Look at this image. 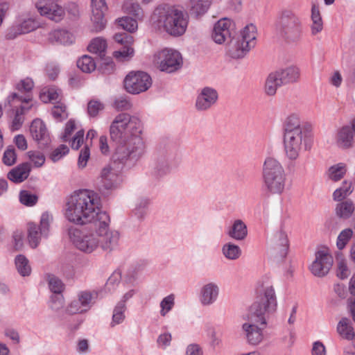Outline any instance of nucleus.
<instances>
[{
	"label": "nucleus",
	"mask_w": 355,
	"mask_h": 355,
	"mask_svg": "<svg viewBox=\"0 0 355 355\" xmlns=\"http://www.w3.org/2000/svg\"><path fill=\"white\" fill-rule=\"evenodd\" d=\"M37 22L32 19H26L13 27L17 34H26L34 31L37 27Z\"/></svg>",
	"instance_id": "obj_44"
},
{
	"label": "nucleus",
	"mask_w": 355,
	"mask_h": 355,
	"mask_svg": "<svg viewBox=\"0 0 355 355\" xmlns=\"http://www.w3.org/2000/svg\"><path fill=\"white\" fill-rule=\"evenodd\" d=\"M77 67L85 73H92L96 68L94 60L89 55H83L77 61Z\"/></svg>",
	"instance_id": "obj_43"
},
{
	"label": "nucleus",
	"mask_w": 355,
	"mask_h": 355,
	"mask_svg": "<svg viewBox=\"0 0 355 355\" xmlns=\"http://www.w3.org/2000/svg\"><path fill=\"white\" fill-rule=\"evenodd\" d=\"M120 279L121 273L119 272L116 271L113 272L105 284V289L109 292L114 291L115 286L119 284Z\"/></svg>",
	"instance_id": "obj_62"
},
{
	"label": "nucleus",
	"mask_w": 355,
	"mask_h": 355,
	"mask_svg": "<svg viewBox=\"0 0 355 355\" xmlns=\"http://www.w3.org/2000/svg\"><path fill=\"white\" fill-rule=\"evenodd\" d=\"M284 133H293L297 131H305L301 126L300 115L297 113L288 114L284 121Z\"/></svg>",
	"instance_id": "obj_33"
},
{
	"label": "nucleus",
	"mask_w": 355,
	"mask_h": 355,
	"mask_svg": "<svg viewBox=\"0 0 355 355\" xmlns=\"http://www.w3.org/2000/svg\"><path fill=\"white\" fill-rule=\"evenodd\" d=\"M311 355H327V348L324 344L320 340L313 342L311 347Z\"/></svg>",
	"instance_id": "obj_63"
},
{
	"label": "nucleus",
	"mask_w": 355,
	"mask_h": 355,
	"mask_svg": "<svg viewBox=\"0 0 355 355\" xmlns=\"http://www.w3.org/2000/svg\"><path fill=\"white\" fill-rule=\"evenodd\" d=\"M261 177L265 189L272 195H282L288 186V174L279 159L267 156L263 162Z\"/></svg>",
	"instance_id": "obj_4"
},
{
	"label": "nucleus",
	"mask_w": 355,
	"mask_h": 355,
	"mask_svg": "<svg viewBox=\"0 0 355 355\" xmlns=\"http://www.w3.org/2000/svg\"><path fill=\"white\" fill-rule=\"evenodd\" d=\"M235 30L234 21L230 18L224 17L214 24L211 37L215 43L222 44L227 40L232 39Z\"/></svg>",
	"instance_id": "obj_18"
},
{
	"label": "nucleus",
	"mask_w": 355,
	"mask_h": 355,
	"mask_svg": "<svg viewBox=\"0 0 355 355\" xmlns=\"http://www.w3.org/2000/svg\"><path fill=\"white\" fill-rule=\"evenodd\" d=\"M64 299L61 294H53L50 299L49 304L52 309L58 311L64 304Z\"/></svg>",
	"instance_id": "obj_61"
},
{
	"label": "nucleus",
	"mask_w": 355,
	"mask_h": 355,
	"mask_svg": "<svg viewBox=\"0 0 355 355\" xmlns=\"http://www.w3.org/2000/svg\"><path fill=\"white\" fill-rule=\"evenodd\" d=\"M105 108L104 104L99 100L92 99L87 103V114L90 117L96 116Z\"/></svg>",
	"instance_id": "obj_54"
},
{
	"label": "nucleus",
	"mask_w": 355,
	"mask_h": 355,
	"mask_svg": "<svg viewBox=\"0 0 355 355\" xmlns=\"http://www.w3.org/2000/svg\"><path fill=\"white\" fill-rule=\"evenodd\" d=\"M220 295V287L216 282H209L200 288L198 299L202 306L208 307L215 304Z\"/></svg>",
	"instance_id": "obj_22"
},
{
	"label": "nucleus",
	"mask_w": 355,
	"mask_h": 355,
	"mask_svg": "<svg viewBox=\"0 0 355 355\" xmlns=\"http://www.w3.org/2000/svg\"><path fill=\"white\" fill-rule=\"evenodd\" d=\"M15 267L17 272L23 277L30 275L31 272V267L28 259L24 255H18L15 259Z\"/></svg>",
	"instance_id": "obj_42"
},
{
	"label": "nucleus",
	"mask_w": 355,
	"mask_h": 355,
	"mask_svg": "<svg viewBox=\"0 0 355 355\" xmlns=\"http://www.w3.org/2000/svg\"><path fill=\"white\" fill-rule=\"evenodd\" d=\"M275 73L282 85L297 82L300 75L299 68L295 66L281 69L275 71Z\"/></svg>",
	"instance_id": "obj_28"
},
{
	"label": "nucleus",
	"mask_w": 355,
	"mask_h": 355,
	"mask_svg": "<svg viewBox=\"0 0 355 355\" xmlns=\"http://www.w3.org/2000/svg\"><path fill=\"white\" fill-rule=\"evenodd\" d=\"M124 10L137 19H141L143 16V11L138 3L134 2L132 0H128L123 4Z\"/></svg>",
	"instance_id": "obj_51"
},
{
	"label": "nucleus",
	"mask_w": 355,
	"mask_h": 355,
	"mask_svg": "<svg viewBox=\"0 0 355 355\" xmlns=\"http://www.w3.org/2000/svg\"><path fill=\"white\" fill-rule=\"evenodd\" d=\"M185 355H203V350L200 345L191 343L186 347Z\"/></svg>",
	"instance_id": "obj_64"
},
{
	"label": "nucleus",
	"mask_w": 355,
	"mask_h": 355,
	"mask_svg": "<svg viewBox=\"0 0 355 355\" xmlns=\"http://www.w3.org/2000/svg\"><path fill=\"white\" fill-rule=\"evenodd\" d=\"M64 218L71 223L85 225L82 229L68 230L70 242L75 249L85 254L97 252L110 253L119 246L120 232L110 228V217L102 210L98 195L87 189L73 192L63 208Z\"/></svg>",
	"instance_id": "obj_1"
},
{
	"label": "nucleus",
	"mask_w": 355,
	"mask_h": 355,
	"mask_svg": "<svg viewBox=\"0 0 355 355\" xmlns=\"http://www.w3.org/2000/svg\"><path fill=\"white\" fill-rule=\"evenodd\" d=\"M311 32L313 35H316L323 30V20L318 6L313 4L311 14Z\"/></svg>",
	"instance_id": "obj_35"
},
{
	"label": "nucleus",
	"mask_w": 355,
	"mask_h": 355,
	"mask_svg": "<svg viewBox=\"0 0 355 355\" xmlns=\"http://www.w3.org/2000/svg\"><path fill=\"white\" fill-rule=\"evenodd\" d=\"M40 98L44 103H58L62 100V92L55 87H45L40 91Z\"/></svg>",
	"instance_id": "obj_31"
},
{
	"label": "nucleus",
	"mask_w": 355,
	"mask_h": 355,
	"mask_svg": "<svg viewBox=\"0 0 355 355\" xmlns=\"http://www.w3.org/2000/svg\"><path fill=\"white\" fill-rule=\"evenodd\" d=\"M191 12L196 15H203L209 7V3L206 0H191Z\"/></svg>",
	"instance_id": "obj_53"
},
{
	"label": "nucleus",
	"mask_w": 355,
	"mask_h": 355,
	"mask_svg": "<svg viewBox=\"0 0 355 355\" xmlns=\"http://www.w3.org/2000/svg\"><path fill=\"white\" fill-rule=\"evenodd\" d=\"M34 87V83L29 78L21 80L16 85V89L21 92L29 93Z\"/></svg>",
	"instance_id": "obj_59"
},
{
	"label": "nucleus",
	"mask_w": 355,
	"mask_h": 355,
	"mask_svg": "<svg viewBox=\"0 0 355 355\" xmlns=\"http://www.w3.org/2000/svg\"><path fill=\"white\" fill-rule=\"evenodd\" d=\"M48 284L50 291L53 294H61L64 289V285L62 280L52 275H48Z\"/></svg>",
	"instance_id": "obj_50"
},
{
	"label": "nucleus",
	"mask_w": 355,
	"mask_h": 355,
	"mask_svg": "<svg viewBox=\"0 0 355 355\" xmlns=\"http://www.w3.org/2000/svg\"><path fill=\"white\" fill-rule=\"evenodd\" d=\"M188 23L187 15L174 7H158L151 16V26L153 29L164 31L173 37L184 35Z\"/></svg>",
	"instance_id": "obj_3"
},
{
	"label": "nucleus",
	"mask_w": 355,
	"mask_h": 355,
	"mask_svg": "<svg viewBox=\"0 0 355 355\" xmlns=\"http://www.w3.org/2000/svg\"><path fill=\"white\" fill-rule=\"evenodd\" d=\"M153 62L160 71L166 73L175 72L183 65L181 53L171 48H164L157 51L154 54Z\"/></svg>",
	"instance_id": "obj_11"
},
{
	"label": "nucleus",
	"mask_w": 355,
	"mask_h": 355,
	"mask_svg": "<svg viewBox=\"0 0 355 355\" xmlns=\"http://www.w3.org/2000/svg\"><path fill=\"white\" fill-rule=\"evenodd\" d=\"M52 220V216L48 212H44L40 217L39 226L34 223L28 224V242L31 248H35L40 244L42 238L48 236Z\"/></svg>",
	"instance_id": "obj_14"
},
{
	"label": "nucleus",
	"mask_w": 355,
	"mask_h": 355,
	"mask_svg": "<svg viewBox=\"0 0 355 355\" xmlns=\"http://www.w3.org/2000/svg\"><path fill=\"white\" fill-rule=\"evenodd\" d=\"M336 273L341 279H347L351 274L347 260L341 252L336 254Z\"/></svg>",
	"instance_id": "obj_32"
},
{
	"label": "nucleus",
	"mask_w": 355,
	"mask_h": 355,
	"mask_svg": "<svg viewBox=\"0 0 355 355\" xmlns=\"http://www.w3.org/2000/svg\"><path fill=\"white\" fill-rule=\"evenodd\" d=\"M109 132L115 144L112 153L114 161L134 165L145 155L144 124L137 116L126 112L118 114L111 122Z\"/></svg>",
	"instance_id": "obj_2"
},
{
	"label": "nucleus",
	"mask_w": 355,
	"mask_h": 355,
	"mask_svg": "<svg viewBox=\"0 0 355 355\" xmlns=\"http://www.w3.org/2000/svg\"><path fill=\"white\" fill-rule=\"evenodd\" d=\"M3 163L6 166H12L17 162V154L15 150L12 146H9L4 151L3 158Z\"/></svg>",
	"instance_id": "obj_56"
},
{
	"label": "nucleus",
	"mask_w": 355,
	"mask_h": 355,
	"mask_svg": "<svg viewBox=\"0 0 355 355\" xmlns=\"http://www.w3.org/2000/svg\"><path fill=\"white\" fill-rule=\"evenodd\" d=\"M51 114L53 119L57 121H61L67 119L68 116V112L65 105L61 101L58 102V105L53 107L51 110Z\"/></svg>",
	"instance_id": "obj_52"
},
{
	"label": "nucleus",
	"mask_w": 355,
	"mask_h": 355,
	"mask_svg": "<svg viewBox=\"0 0 355 355\" xmlns=\"http://www.w3.org/2000/svg\"><path fill=\"white\" fill-rule=\"evenodd\" d=\"M257 28L253 24L245 26L236 37H232L228 42L226 50L234 59L244 58L256 44Z\"/></svg>",
	"instance_id": "obj_5"
},
{
	"label": "nucleus",
	"mask_w": 355,
	"mask_h": 355,
	"mask_svg": "<svg viewBox=\"0 0 355 355\" xmlns=\"http://www.w3.org/2000/svg\"><path fill=\"white\" fill-rule=\"evenodd\" d=\"M32 138L38 143L46 144L49 141V133L44 122L40 119H34L30 125Z\"/></svg>",
	"instance_id": "obj_25"
},
{
	"label": "nucleus",
	"mask_w": 355,
	"mask_h": 355,
	"mask_svg": "<svg viewBox=\"0 0 355 355\" xmlns=\"http://www.w3.org/2000/svg\"><path fill=\"white\" fill-rule=\"evenodd\" d=\"M87 49L91 53L101 55L107 49L106 40L101 37H96L91 41Z\"/></svg>",
	"instance_id": "obj_46"
},
{
	"label": "nucleus",
	"mask_w": 355,
	"mask_h": 355,
	"mask_svg": "<svg viewBox=\"0 0 355 355\" xmlns=\"http://www.w3.org/2000/svg\"><path fill=\"white\" fill-rule=\"evenodd\" d=\"M116 22L119 27L130 33H135L138 28L137 20L128 17L119 18Z\"/></svg>",
	"instance_id": "obj_45"
},
{
	"label": "nucleus",
	"mask_w": 355,
	"mask_h": 355,
	"mask_svg": "<svg viewBox=\"0 0 355 355\" xmlns=\"http://www.w3.org/2000/svg\"><path fill=\"white\" fill-rule=\"evenodd\" d=\"M243 319L244 322L241 325V334L246 343L253 347L262 343L266 338L264 330L267 324H262L259 318L249 313Z\"/></svg>",
	"instance_id": "obj_8"
},
{
	"label": "nucleus",
	"mask_w": 355,
	"mask_h": 355,
	"mask_svg": "<svg viewBox=\"0 0 355 355\" xmlns=\"http://www.w3.org/2000/svg\"><path fill=\"white\" fill-rule=\"evenodd\" d=\"M27 156L33 167L40 168L45 163V156L40 151L30 150L27 153Z\"/></svg>",
	"instance_id": "obj_49"
},
{
	"label": "nucleus",
	"mask_w": 355,
	"mask_h": 355,
	"mask_svg": "<svg viewBox=\"0 0 355 355\" xmlns=\"http://www.w3.org/2000/svg\"><path fill=\"white\" fill-rule=\"evenodd\" d=\"M332 144L340 150H348L354 147V135L349 125H345L335 130Z\"/></svg>",
	"instance_id": "obj_21"
},
{
	"label": "nucleus",
	"mask_w": 355,
	"mask_h": 355,
	"mask_svg": "<svg viewBox=\"0 0 355 355\" xmlns=\"http://www.w3.org/2000/svg\"><path fill=\"white\" fill-rule=\"evenodd\" d=\"M336 331L341 338L347 340H352L355 336L352 323L347 318H343L338 322L336 327Z\"/></svg>",
	"instance_id": "obj_36"
},
{
	"label": "nucleus",
	"mask_w": 355,
	"mask_h": 355,
	"mask_svg": "<svg viewBox=\"0 0 355 355\" xmlns=\"http://www.w3.org/2000/svg\"><path fill=\"white\" fill-rule=\"evenodd\" d=\"M175 304V296L169 294L162 299L159 302V315L166 317L174 308Z\"/></svg>",
	"instance_id": "obj_41"
},
{
	"label": "nucleus",
	"mask_w": 355,
	"mask_h": 355,
	"mask_svg": "<svg viewBox=\"0 0 355 355\" xmlns=\"http://www.w3.org/2000/svg\"><path fill=\"white\" fill-rule=\"evenodd\" d=\"M277 309V300L272 286H266L259 301L255 302L250 309L249 313L259 318L262 324H267L266 315L274 313Z\"/></svg>",
	"instance_id": "obj_9"
},
{
	"label": "nucleus",
	"mask_w": 355,
	"mask_h": 355,
	"mask_svg": "<svg viewBox=\"0 0 355 355\" xmlns=\"http://www.w3.org/2000/svg\"><path fill=\"white\" fill-rule=\"evenodd\" d=\"M354 211V203L350 199L340 201L335 207L336 215L344 220L349 218L353 215Z\"/></svg>",
	"instance_id": "obj_30"
},
{
	"label": "nucleus",
	"mask_w": 355,
	"mask_h": 355,
	"mask_svg": "<svg viewBox=\"0 0 355 355\" xmlns=\"http://www.w3.org/2000/svg\"><path fill=\"white\" fill-rule=\"evenodd\" d=\"M281 86H282L281 82L273 72L270 73L266 80L264 91L267 95L274 96L277 89Z\"/></svg>",
	"instance_id": "obj_40"
},
{
	"label": "nucleus",
	"mask_w": 355,
	"mask_h": 355,
	"mask_svg": "<svg viewBox=\"0 0 355 355\" xmlns=\"http://www.w3.org/2000/svg\"><path fill=\"white\" fill-rule=\"evenodd\" d=\"M347 171V165L340 162L331 166L327 171L326 175L329 180L338 182L344 178Z\"/></svg>",
	"instance_id": "obj_37"
},
{
	"label": "nucleus",
	"mask_w": 355,
	"mask_h": 355,
	"mask_svg": "<svg viewBox=\"0 0 355 355\" xmlns=\"http://www.w3.org/2000/svg\"><path fill=\"white\" fill-rule=\"evenodd\" d=\"M277 32L286 37H295L302 32V21L297 15L292 10L284 9L281 11L275 24Z\"/></svg>",
	"instance_id": "obj_10"
},
{
	"label": "nucleus",
	"mask_w": 355,
	"mask_h": 355,
	"mask_svg": "<svg viewBox=\"0 0 355 355\" xmlns=\"http://www.w3.org/2000/svg\"><path fill=\"white\" fill-rule=\"evenodd\" d=\"M152 83L150 75L142 71L129 72L123 80L125 91L134 95L146 92L152 86Z\"/></svg>",
	"instance_id": "obj_13"
},
{
	"label": "nucleus",
	"mask_w": 355,
	"mask_h": 355,
	"mask_svg": "<svg viewBox=\"0 0 355 355\" xmlns=\"http://www.w3.org/2000/svg\"><path fill=\"white\" fill-rule=\"evenodd\" d=\"M218 99V93L216 89L205 87L199 90L196 98L195 107L198 111L205 112L214 106Z\"/></svg>",
	"instance_id": "obj_19"
},
{
	"label": "nucleus",
	"mask_w": 355,
	"mask_h": 355,
	"mask_svg": "<svg viewBox=\"0 0 355 355\" xmlns=\"http://www.w3.org/2000/svg\"><path fill=\"white\" fill-rule=\"evenodd\" d=\"M122 179L121 175L110 165L104 166L98 177V184L101 189L112 191L116 189Z\"/></svg>",
	"instance_id": "obj_20"
},
{
	"label": "nucleus",
	"mask_w": 355,
	"mask_h": 355,
	"mask_svg": "<svg viewBox=\"0 0 355 355\" xmlns=\"http://www.w3.org/2000/svg\"><path fill=\"white\" fill-rule=\"evenodd\" d=\"M353 235V231L350 228L342 230L338 234L336 240V247L338 250H343Z\"/></svg>",
	"instance_id": "obj_48"
},
{
	"label": "nucleus",
	"mask_w": 355,
	"mask_h": 355,
	"mask_svg": "<svg viewBox=\"0 0 355 355\" xmlns=\"http://www.w3.org/2000/svg\"><path fill=\"white\" fill-rule=\"evenodd\" d=\"M76 129V123L74 120L70 119L65 125V128L61 138L64 141H68L71 139L72 132Z\"/></svg>",
	"instance_id": "obj_60"
},
{
	"label": "nucleus",
	"mask_w": 355,
	"mask_h": 355,
	"mask_svg": "<svg viewBox=\"0 0 355 355\" xmlns=\"http://www.w3.org/2000/svg\"><path fill=\"white\" fill-rule=\"evenodd\" d=\"M353 192L352 182L349 180L343 182L341 186L333 193V199L335 201H342Z\"/></svg>",
	"instance_id": "obj_38"
},
{
	"label": "nucleus",
	"mask_w": 355,
	"mask_h": 355,
	"mask_svg": "<svg viewBox=\"0 0 355 355\" xmlns=\"http://www.w3.org/2000/svg\"><path fill=\"white\" fill-rule=\"evenodd\" d=\"M35 7L41 16L55 22L60 21L65 15L64 8L57 0H37Z\"/></svg>",
	"instance_id": "obj_17"
},
{
	"label": "nucleus",
	"mask_w": 355,
	"mask_h": 355,
	"mask_svg": "<svg viewBox=\"0 0 355 355\" xmlns=\"http://www.w3.org/2000/svg\"><path fill=\"white\" fill-rule=\"evenodd\" d=\"M274 250L281 257H284L288 250V239L285 230L280 228L277 230L272 239Z\"/></svg>",
	"instance_id": "obj_26"
},
{
	"label": "nucleus",
	"mask_w": 355,
	"mask_h": 355,
	"mask_svg": "<svg viewBox=\"0 0 355 355\" xmlns=\"http://www.w3.org/2000/svg\"><path fill=\"white\" fill-rule=\"evenodd\" d=\"M69 149L64 144H61L55 148L50 154V159L53 162H57L69 153Z\"/></svg>",
	"instance_id": "obj_55"
},
{
	"label": "nucleus",
	"mask_w": 355,
	"mask_h": 355,
	"mask_svg": "<svg viewBox=\"0 0 355 355\" xmlns=\"http://www.w3.org/2000/svg\"><path fill=\"white\" fill-rule=\"evenodd\" d=\"M284 149L286 157L291 161L297 160L303 149L310 148L313 144V135L305 131L284 133Z\"/></svg>",
	"instance_id": "obj_6"
},
{
	"label": "nucleus",
	"mask_w": 355,
	"mask_h": 355,
	"mask_svg": "<svg viewBox=\"0 0 355 355\" xmlns=\"http://www.w3.org/2000/svg\"><path fill=\"white\" fill-rule=\"evenodd\" d=\"M90 157V150L87 144L80 152L78 159V167L80 169H83L86 167L87 162Z\"/></svg>",
	"instance_id": "obj_57"
},
{
	"label": "nucleus",
	"mask_w": 355,
	"mask_h": 355,
	"mask_svg": "<svg viewBox=\"0 0 355 355\" xmlns=\"http://www.w3.org/2000/svg\"><path fill=\"white\" fill-rule=\"evenodd\" d=\"M126 310L127 306L116 304L113 309L112 320L110 324L111 327L121 324L125 321Z\"/></svg>",
	"instance_id": "obj_39"
},
{
	"label": "nucleus",
	"mask_w": 355,
	"mask_h": 355,
	"mask_svg": "<svg viewBox=\"0 0 355 355\" xmlns=\"http://www.w3.org/2000/svg\"><path fill=\"white\" fill-rule=\"evenodd\" d=\"M221 253L228 261H236L242 254L241 248L232 242L224 243L221 247Z\"/></svg>",
	"instance_id": "obj_34"
},
{
	"label": "nucleus",
	"mask_w": 355,
	"mask_h": 355,
	"mask_svg": "<svg viewBox=\"0 0 355 355\" xmlns=\"http://www.w3.org/2000/svg\"><path fill=\"white\" fill-rule=\"evenodd\" d=\"M19 199L22 205L27 207H33L37 203L38 196L29 191L23 190L19 193Z\"/></svg>",
	"instance_id": "obj_47"
},
{
	"label": "nucleus",
	"mask_w": 355,
	"mask_h": 355,
	"mask_svg": "<svg viewBox=\"0 0 355 355\" xmlns=\"http://www.w3.org/2000/svg\"><path fill=\"white\" fill-rule=\"evenodd\" d=\"M226 234L235 241H243L248 236L247 225L243 220L236 219L227 228Z\"/></svg>",
	"instance_id": "obj_27"
},
{
	"label": "nucleus",
	"mask_w": 355,
	"mask_h": 355,
	"mask_svg": "<svg viewBox=\"0 0 355 355\" xmlns=\"http://www.w3.org/2000/svg\"><path fill=\"white\" fill-rule=\"evenodd\" d=\"M30 171V164L28 163H23L12 169L8 173V178L12 182L19 183L25 180L28 177Z\"/></svg>",
	"instance_id": "obj_29"
},
{
	"label": "nucleus",
	"mask_w": 355,
	"mask_h": 355,
	"mask_svg": "<svg viewBox=\"0 0 355 355\" xmlns=\"http://www.w3.org/2000/svg\"><path fill=\"white\" fill-rule=\"evenodd\" d=\"M91 21L96 32L102 31L106 24L105 14L107 7L105 0H91Z\"/></svg>",
	"instance_id": "obj_23"
},
{
	"label": "nucleus",
	"mask_w": 355,
	"mask_h": 355,
	"mask_svg": "<svg viewBox=\"0 0 355 355\" xmlns=\"http://www.w3.org/2000/svg\"><path fill=\"white\" fill-rule=\"evenodd\" d=\"M113 39L117 44L122 46L113 52V58L119 62H128L132 60L135 55L133 37L126 33H116Z\"/></svg>",
	"instance_id": "obj_15"
},
{
	"label": "nucleus",
	"mask_w": 355,
	"mask_h": 355,
	"mask_svg": "<svg viewBox=\"0 0 355 355\" xmlns=\"http://www.w3.org/2000/svg\"><path fill=\"white\" fill-rule=\"evenodd\" d=\"M113 106L117 110H128L131 109L132 103L126 97L120 96L114 100Z\"/></svg>",
	"instance_id": "obj_58"
},
{
	"label": "nucleus",
	"mask_w": 355,
	"mask_h": 355,
	"mask_svg": "<svg viewBox=\"0 0 355 355\" xmlns=\"http://www.w3.org/2000/svg\"><path fill=\"white\" fill-rule=\"evenodd\" d=\"M32 101V96L29 94L26 97H22L12 93L8 96L5 106L8 105L11 109V123L10 129L12 131H16L20 129L24 121V114L31 109L33 104H30Z\"/></svg>",
	"instance_id": "obj_7"
},
{
	"label": "nucleus",
	"mask_w": 355,
	"mask_h": 355,
	"mask_svg": "<svg viewBox=\"0 0 355 355\" xmlns=\"http://www.w3.org/2000/svg\"><path fill=\"white\" fill-rule=\"evenodd\" d=\"M46 40L51 44L69 45L74 42L75 37L67 29L57 28L47 34Z\"/></svg>",
	"instance_id": "obj_24"
},
{
	"label": "nucleus",
	"mask_w": 355,
	"mask_h": 355,
	"mask_svg": "<svg viewBox=\"0 0 355 355\" xmlns=\"http://www.w3.org/2000/svg\"><path fill=\"white\" fill-rule=\"evenodd\" d=\"M334 259L328 248H321L315 252V259L309 266L311 272L315 277H323L330 271Z\"/></svg>",
	"instance_id": "obj_16"
},
{
	"label": "nucleus",
	"mask_w": 355,
	"mask_h": 355,
	"mask_svg": "<svg viewBox=\"0 0 355 355\" xmlns=\"http://www.w3.org/2000/svg\"><path fill=\"white\" fill-rule=\"evenodd\" d=\"M98 293L96 291H81L76 297L68 302L64 313L69 315L87 313L96 303Z\"/></svg>",
	"instance_id": "obj_12"
}]
</instances>
